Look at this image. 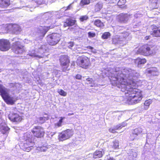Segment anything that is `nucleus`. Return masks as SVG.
Masks as SVG:
<instances>
[{
  "instance_id": "423d86ee",
  "label": "nucleus",
  "mask_w": 160,
  "mask_h": 160,
  "mask_svg": "<svg viewBox=\"0 0 160 160\" xmlns=\"http://www.w3.org/2000/svg\"><path fill=\"white\" fill-rule=\"evenodd\" d=\"M61 35L57 33H53L47 37L48 43L51 45H55L57 44L60 40Z\"/></svg>"
},
{
  "instance_id": "bb28decb",
  "label": "nucleus",
  "mask_w": 160,
  "mask_h": 160,
  "mask_svg": "<svg viewBox=\"0 0 160 160\" xmlns=\"http://www.w3.org/2000/svg\"><path fill=\"white\" fill-rule=\"evenodd\" d=\"M103 152V150H97L93 153V158H100L102 157Z\"/></svg>"
},
{
  "instance_id": "aec40b11",
  "label": "nucleus",
  "mask_w": 160,
  "mask_h": 160,
  "mask_svg": "<svg viewBox=\"0 0 160 160\" xmlns=\"http://www.w3.org/2000/svg\"><path fill=\"white\" fill-rule=\"evenodd\" d=\"M147 72L150 74L151 75L153 76H156L158 74L157 69L156 68L152 67L148 68L147 70Z\"/></svg>"
},
{
  "instance_id": "2f4dec72",
  "label": "nucleus",
  "mask_w": 160,
  "mask_h": 160,
  "mask_svg": "<svg viewBox=\"0 0 160 160\" xmlns=\"http://www.w3.org/2000/svg\"><path fill=\"white\" fill-rule=\"evenodd\" d=\"M112 148L114 149L118 148L119 142L118 140H115L112 142Z\"/></svg>"
},
{
  "instance_id": "a211bd4d",
  "label": "nucleus",
  "mask_w": 160,
  "mask_h": 160,
  "mask_svg": "<svg viewBox=\"0 0 160 160\" xmlns=\"http://www.w3.org/2000/svg\"><path fill=\"white\" fill-rule=\"evenodd\" d=\"M151 34L153 37H160V27L154 28L152 31L151 32Z\"/></svg>"
},
{
  "instance_id": "6e6d98bb",
  "label": "nucleus",
  "mask_w": 160,
  "mask_h": 160,
  "mask_svg": "<svg viewBox=\"0 0 160 160\" xmlns=\"http://www.w3.org/2000/svg\"><path fill=\"white\" fill-rule=\"evenodd\" d=\"M134 17H136V18H138V17L137 16V15H134Z\"/></svg>"
},
{
  "instance_id": "cd10ccee",
  "label": "nucleus",
  "mask_w": 160,
  "mask_h": 160,
  "mask_svg": "<svg viewBox=\"0 0 160 160\" xmlns=\"http://www.w3.org/2000/svg\"><path fill=\"white\" fill-rule=\"evenodd\" d=\"M45 115L46 116H44L43 117H40L38 118V121L39 122V123L42 124L44 123L46 121L48 120L49 119V117L48 116V115L45 114Z\"/></svg>"
},
{
  "instance_id": "72a5a7b5",
  "label": "nucleus",
  "mask_w": 160,
  "mask_h": 160,
  "mask_svg": "<svg viewBox=\"0 0 160 160\" xmlns=\"http://www.w3.org/2000/svg\"><path fill=\"white\" fill-rule=\"evenodd\" d=\"M127 125L126 122H123L121 124H119L118 125L115 126V129H121L122 128L125 127Z\"/></svg>"
},
{
  "instance_id": "864d4df0",
  "label": "nucleus",
  "mask_w": 160,
  "mask_h": 160,
  "mask_svg": "<svg viewBox=\"0 0 160 160\" xmlns=\"http://www.w3.org/2000/svg\"><path fill=\"white\" fill-rule=\"evenodd\" d=\"M132 155H133V156L136 157L137 155V154L136 153H134L133 154H132Z\"/></svg>"
},
{
  "instance_id": "c85d7f7f",
  "label": "nucleus",
  "mask_w": 160,
  "mask_h": 160,
  "mask_svg": "<svg viewBox=\"0 0 160 160\" xmlns=\"http://www.w3.org/2000/svg\"><path fill=\"white\" fill-rule=\"evenodd\" d=\"M13 32L16 34H19L21 30V28L18 25H13Z\"/></svg>"
},
{
  "instance_id": "5701e85b",
  "label": "nucleus",
  "mask_w": 160,
  "mask_h": 160,
  "mask_svg": "<svg viewBox=\"0 0 160 160\" xmlns=\"http://www.w3.org/2000/svg\"><path fill=\"white\" fill-rule=\"evenodd\" d=\"M146 62V60L145 58H138L135 60V63L138 67H140L142 65L144 64Z\"/></svg>"
},
{
  "instance_id": "c03bdc74",
  "label": "nucleus",
  "mask_w": 160,
  "mask_h": 160,
  "mask_svg": "<svg viewBox=\"0 0 160 160\" xmlns=\"http://www.w3.org/2000/svg\"><path fill=\"white\" fill-rule=\"evenodd\" d=\"M88 35L89 37H94L95 36V34L91 32H89L88 33Z\"/></svg>"
},
{
  "instance_id": "49530a36",
  "label": "nucleus",
  "mask_w": 160,
  "mask_h": 160,
  "mask_svg": "<svg viewBox=\"0 0 160 160\" xmlns=\"http://www.w3.org/2000/svg\"><path fill=\"white\" fill-rule=\"evenodd\" d=\"M115 126L114 127V128H110L109 129V131L112 133H115L116 132V130H118V129H115Z\"/></svg>"
},
{
  "instance_id": "f8f14e48",
  "label": "nucleus",
  "mask_w": 160,
  "mask_h": 160,
  "mask_svg": "<svg viewBox=\"0 0 160 160\" xmlns=\"http://www.w3.org/2000/svg\"><path fill=\"white\" fill-rule=\"evenodd\" d=\"M10 47L9 41L4 39L0 40V50L2 51H8Z\"/></svg>"
},
{
  "instance_id": "7c9ffc66",
  "label": "nucleus",
  "mask_w": 160,
  "mask_h": 160,
  "mask_svg": "<svg viewBox=\"0 0 160 160\" xmlns=\"http://www.w3.org/2000/svg\"><path fill=\"white\" fill-rule=\"evenodd\" d=\"M65 118V117H60V119L59 122L57 123H55L54 124L55 127L57 128L60 127L62 126V124L63 122V120Z\"/></svg>"
},
{
  "instance_id": "4c0bfd02",
  "label": "nucleus",
  "mask_w": 160,
  "mask_h": 160,
  "mask_svg": "<svg viewBox=\"0 0 160 160\" xmlns=\"http://www.w3.org/2000/svg\"><path fill=\"white\" fill-rule=\"evenodd\" d=\"M102 4L98 3L95 6V10L96 11H98L102 8Z\"/></svg>"
},
{
  "instance_id": "3c124183",
  "label": "nucleus",
  "mask_w": 160,
  "mask_h": 160,
  "mask_svg": "<svg viewBox=\"0 0 160 160\" xmlns=\"http://www.w3.org/2000/svg\"><path fill=\"white\" fill-rule=\"evenodd\" d=\"M47 149H41V151L45 152L46 151Z\"/></svg>"
},
{
  "instance_id": "a878e982",
  "label": "nucleus",
  "mask_w": 160,
  "mask_h": 160,
  "mask_svg": "<svg viewBox=\"0 0 160 160\" xmlns=\"http://www.w3.org/2000/svg\"><path fill=\"white\" fill-rule=\"evenodd\" d=\"M51 16V14L49 12H47L44 13L42 16V21L43 20L44 22L45 21H50L49 18Z\"/></svg>"
},
{
  "instance_id": "f3484780",
  "label": "nucleus",
  "mask_w": 160,
  "mask_h": 160,
  "mask_svg": "<svg viewBox=\"0 0 160 160\" xmlns=\"http://www.w3.org/2000/svg\"><path fill=\"white\" fill-rule=\"evenodd\" d=\"M159 2H160L159 0H150L149 6L152 9L157 8L158 7V4Z\"/></svg>"
},
{
  "instance_id": "473e14b6",
  "label": "nucleus",
  "mask_w": 160,
  "mask_h": 160,
  "mask_svg": "<svg viewBox=\"0 0 160 160\" xmlns=\"http://www.w3.org/2000/svg\"><path fill=\"white\" fill-rule=\"evenodd\" d=\"M111 36L110 33L109 32H104L102 36V38L103 39H107Z\"/></svg>"
},
{
  "instance_id": "20e7f679",
  "label": "nucleus",
  "mask_w": 160,
  "mask_h": 160,
  "mask_svg": "<svg viewBox=\"0 0 160 160\" xmlns=\"http://www.w3.org/2000/svg\"><path fill=\"white\" fill-rule=\"evenodd\" d=\"M9 90L4 87H0L1 95L4 101L7 104L10 105L13 104L15 102V98L9 94Z\"/></svg>"
},
{
  "instance_id": "603ef678",
  "label": "nucleus",
  "mask_w": 160,
  "mask_h": 160,
  "mask_svg": "<svg viewBox=\"0 0 160 160\" xmlns=\"http://www.w3.org/2000/svg\"><path fill=\"white\" fill-rule=\"evenodd\" d=\"M107 160H115L113 158H110L107 159Z\"/></svg>"
},
{
  "instance_id": "7ed1b4c3",
  "label": "nucleus",
  "mask_w": 160,
  "mask_h": 160,
  "mask_svg": "<svg viewBox=\"0 0 160 160\" xmlns=\"http://www.w3.org/2000/svg\"><path fill=\"white\" fill-rule=\"evenodd\" d=\"M35 48V50L30 51L28 55L30 56L39 58H43L44 56L43 54L47 51L46 46L43 45L42 43H39L36 45Z\"/></svg>"
},
{
  "instance_id": "09e8293b",
  "label": "nucleus",
  "mask_w": 160,
  "mask_h": 160,
  "mask_svg": "<svg viewBox=\"0 0 160 160\" xmlns=\"http://www.w3.org/2000/svg\"><path fill=\"white\" fill-rule=\"evenodd\" d=\"M82 78V76L79 74H77L76 76V78L78 79H80Z\"/></svg>"
},
{
  "instance_id": "bf43d9fd",
  "label": "nucleus",
  "mask_w": 160,
  "mask_h": 160,
  "mask_svg": "<svg viewBox=\"0 0 160 160\" xmlns=\"http://www.w3.org/2000/svg\"><path fill=\"white\" fill-rule=\"evenodd\" d=\"M1 69H0V72H1Z\"/></svg>"
},
{
  "instance_id": "f257e3e1",
  "label": "nucleus",
  "mask_w": 160,
  "mask_h": 160,
  "mask_svg": "<svg viewBox=\"0 0 160 160\" xmlns=\"http://www.w3.org/2000/svg\"><path fill=\"white\" fill-rule=\"evenodd\" d=\"M139 76V73L131 68L116 67L110 80L112 85L121 88V91L125 93V97L131 104H135L142 98L141 91L136 88L135 79Z\"/></svg>"
},
{
  "instance_id": "0eeeda50",
  "label": "nucleus",
  "mask_w": 160,
  "mask_h": 160,
  "mask_svg": "<svg viewBox=\"0 0 160 160\" xmlns=\"http://www.w3.org/2000/svg\"><path fill=\"white\" fill-rule=\"evenodd\" d=\"M12 41H15V42H13V48L14 52L16 54H21L23 52L24 49L23 47L21 44L19 40L16 38L13 39Z\"/></svg>"
},
{
  "instance_id": "6e6552de",
  "label": "nucleus",
  "mask_w": 160,
  "mask_h": 160,
  "mask_svg": "<svg viewBox=\"0 0 160 160\" xmlns=\"http://www.w3.org/2000/svg\"><path fill=\"white\" fill-rule=\"evenodd\" d=\"M73 132L72 130L68 129L62 131L58 136V139L60 141H63L69 139L73 135Z\"/></svg>"
},
{
  "instance_id": "9d476101",
  "label": "nucleus",
  "mask_w": 160,
  "mask_h": 160,
  "mask_svg": "<svg viewBox=\"0 0 160 160\" xmlns=\"http://www.w3.org/2000/svg\"><path fill=\"white\" fill-rule=\"evenodd\" d=\"M78 64L80 67L86 68L90 64L89 59L86 56H83L77 60Z\"/></svg>"
},
{
  "instance_id": "58836bf2",
  "label": "nucleus",
  "mask_w": 160,
  "mask_h": 160,
  "mask_svg": "<svg viewBox=\"0 0 160 160\" xmlns=\"http://www.w3.org/2000/svg\"><path fill=\"white\" fill-rule=\"evenodd\" d=\"M58 92L60 95L63 96H65L67 95L66 92L62 89H58Z\"/></svg>"
},
{
  "instance_id": "f704fd0d",
  "label": "nucleus",
  "mask_w": 160,
  "mask_h": 160,
  "mask_svg": "<svg viewBox=\"0 0 160 160\" xmlns=\"http://www.w3.org/2000/svg\"><path fill=\"white\" fill-rule=\"evenodd\" d=\"M129 36L128 33V32H126L124 33V34H123L122 35L120 36V38H122V37L123 38V39H122V40H124V42L123 44H125L126 43V41H125L127 37Z\"/></svg>"
},
{
  "instance_id": "a18cd8bd",
  "label": "nucleus",
  "mask_w": 160,
  "mask_h": 160,
  "mask_svg": "<svg viewBox=\"0 0 160 160\" xmlns=\"http://www.w3.org/2000/svg\"><path fill=\"white\" fill-rule=\"evenodd\" d=\"M87 48L91 50V51L93 52H96L95 49H94L93 47H92L88 46L87 47Z\"/></svg>"
},
{
  "instance_id": "2eb2a0df",
  "label": "nucleus",
  "mask_w": 160,
  "mask_h": 160,
  "mask_svg": "<svg viewBox=\"0 0 160 160\" xmlns=\"http://www.w3.org/2000/svg\"><path fill=\"white\" fill-rule=\"evenodd\" d=\"M132 17V14L122 13L118 16V19L121 23H126Z\"/></svg>"
},
{
  "instance_id": "f03ea898",
  "label": "nucleus",
  "mask_w": 160,
  "mask_h": 160,
  "mask_svg": "<svg viewBox=\"0 0 160 160\" xmlns=\"http://www.w3.org/2000/svg\"><path fill=\"white\" fill-rule=\"evenodd\" d=\"M23 137L24 141L22 146V148L25 151L29 152L34 145V137L30 132L25 133Z\"/></svg>"
},
{
  "instance_id": "c9c22d12",
  "label": "nucleus",
  "mask_w": 160,
  "mask_h": 160,
  "mask_svg": "<svg viewBox=\"0 0 160 160\" xmlns=\"http://www.w3.org/2000/svg\"><path fill=\"white\" fill-rule=\"evenodd\" d=\"M151 103L152 101L150 99L146 101L144 103V105L145 106V108L146 109H147L148 107Z\"/></svg>"
},
{
  "instance_id": "e433bc0d",
  "label": "nucleus",
  "mask_w": 160,
  "mask_h": 160,
  "mask_svg": "<svg viewBox=\"0 0 160 160\" xmlns=\"http://www.w3.org/2000/svg\"><path fill=\"white\" fill-rule=\"evenodd\" d=\"M90 2V0H81L80 5L82 6L89 4Z\"/></svg>"
},
{
  "instance_id": "5fc2aeb1",
  "label": "nucleus",
  "mask_w": 160,
  "mask_h": 160,
  "mask_svg": "<svg viewBox=\"0 0 160 160\" xmlns=\"http://www.w3.org/2000/svg\"><path fill=\"white\" fill-rule=\"evenodd\" d=\"M74 114L73 113H68V116H71L73 115Z\"/></svg>"
},
{
  "instance_id": "6ab92c4d",
  "label": "nucleus",
  "mask_w": 160,
  "mask_h": 160,
  "mask_svg": "<svg viewBox=\"0 0 160 160\" xmlns=\"http://www.w3.org/2000/svg\"><path fill=\"white\" fill-rule=\"evenodd\" d=\"M9 128L6 124L2 123L0 124V130L3 134H7L8 133Z\"/></svg>"
},
{
  "instance_id": "b1692460",
  "label": "nucleus",
  "mask_w": 160,
  "mask_h": 160,
  "mask_svg": "<svg viewBox=\"0 0 160 160\" xmlns=\"http://www.w3.org/2000/svg\"><path fill=\"white\" fill-rule=\"evenodd\" d=\"M9 4V0H0V6L2 8H7Z\"/></svg>"
},
{
  "instance_id": "dca6fc26",
  "label": "nucleus",
  "mask_w": 160,
  "mask_h": 160,
  "mask_svg": "<svg viewBox=\"0 0 160 160\" xmlns=\"http://www.w3.org/2000/svg\"><path fill=\"white\" fill-rule=\"evenodd\" d=\"M142 132V129L140 128H136L132 131L130 134V138L131 140H133L137 136L141 133Z\"/></svg>"
},
{
  "instance_id": "37998d69",
  "label": "nucleus",
  "mask_w": 160,
  "mask_h": 160,
  "mask_svg": "<svg viewBox=\"0 0 160 160\" xmlns=\"http://www.w3.org/2000/svg\"><path fill=\"white\" fill-rule=\"evenodd\" d=\"M88 18L87 16H83L80 17V20L81 21L83 22L84 21L87 20Z\"/></svg>"
},
{
  "instance_id": "ddd939ff",
  "label": "nucleus",
  "mask_w": 160,
  "mask_h": 160,
  "mask_svg": "<svg viewBox=\"0 0 160 160\" xmlns=\"http://www.w3.org/2000/svg\"><path fill=\"white\" fill-rule=\"evenodd\" d=\"M138 52L139 53L145 56L148 55L152 53L150 48L147 45H144L139 48Z\"/></svg>"
},
{
  "instance_id": "8fccbe9b",
  "label": "nucleus",
  "mask_w": 160,
  "mask_h": 160,
  "mask_svg": "<svg viewBox=\"0 0 160 160\" xmlns=\"http://www.w3.org/2000/svg\"><path fill=\"white\" fill-rule=\"evenodd\" d=\"M150 38H151V37L150 36H146L145 37V39L146 40H148L150 39Z\"/></svg>"
},
{
  "instance_id": "4d7b16f0",
  "label": "nucleus",
  "mask_w": 160,
  "mask_h": 160,
  "mask_svg": "<svg viewBox=\"0 0 160 160\" xmlns=\"http://www.w3.org/2000/svg\"><path fill=\"white\" fill-rule=\"evenodd\" d=\"M132 153H133L132 152H132H131V153H130V154H131Z\"/></svg>"
},
{
  "instance_id": "c756f323",
  "label": "nucleus",
  "mask_w": 160,
  "mask_h": 160,
  "mask_svg": "<svg viewBox=\"0 0 160 160\" xmlns=\"http://www.w3.org/2000/svg\"><path fill=\"white\" fill-rule=\"evenodd\" d=\"M94 23L95 25L98 27L102 28L104 26L103 23L98 19L95 20Z\"/></svg>"
},
{
  "instance_id": "412c9836",
  "label": "nucleus",
  "mask_w": 160,
  "mask_h": 160,
  "mask_svg": "<svg viewBox=\"0 0 160 160\" xmlns=\"http://www.w3.org/2000/svg\"><path fill=\"white\" fill-rule=\"evenodd\" d=\"M76 22V20L71 18L67 19L64 23L63 26L66 27L67 26H72L74 25Z\"/></svg>"
},
{
  "instance_id": "ea45409f",
  "label": "nucleus",
  "mask_w": 160,
  "mask_h": 160,
  "mask_svg": "<svg viewBox=\"0 0 160 160\" xmlns=\"http://www.w3.org/2000/svg\"><path fill=\"white\" fill-rule=\"evenodd\" d=\"M126 2V0H119L117 3L118 6L121 7L124 5Z\"/></svg>"
},
{
  "instance_id": "9b49d317",
  "label": "nucleus",
  "mask_w": 160,
  "mask_h": 160,
  "mask_svg": "<svg viewBox=\"0 0 160 160\" xmlns=\"http://www.w3.org/2000/svg\"><path fill=\"white\" fill-rule=\"evenodd\" d=\"M31 131L34 136L38 138L43 137L44 134L43 128L40 126H35Z\"/></svg>"
},
{
  "instance_id": "4468645a",
  "label": "nucleus",
  "mask_w": 160,
  "mask_h": 160,
  "mask_svg": "<svg viewBox=\"0 0 160 160\" xmlns=\"http://www.w3.org/2000/svg\"><path fill=\"white\" fill-rule=\"evenodd\" d=\"M9 119L13 122H19L22 120V118L17 113L10 112L8 115Z\"/></svg>"
},
{
  "instance_id": "79ce46f5",
  "label": "nucleus",
  "mask_w": 160,
  "mask_h": 160,
  "mask_svg": "<svg viewBox=\"0 0 160 160\" xmlns=\"http://www.w3.org/2000/svg\"><path fill=\"white\" fill-rule=\"evenodd\" d=\"M107 3H117V0H105Z\"/></svg>"
},
{
  "instance_id": "393cba45",
  "label": "nucleus",
  "mask_w": 160,
  "mask_h": 160,
  "mask_svg": "<svg viewBox=\"0 0 160 160\" xmlns=\"http://www.w3.org/2000/svg\"><path fill=\"white\" fill-rule=\"evenodd\" d=\"M86 82L87 84H90V87H96L97 85V84L91 78H87L86 79Z\"/></svg>"
},
{
  "instance_id": "de8ad7c7",
  "label": "nucleus",
  "mask_w": 160,
  "mask_h": 160,
  "mask_svg": "<svg viewBox=\"0 0 160 160\" xmlns=\"http://www.w3.org/2000/svg\"><path fill=\"white\" fill-rule=\"evenodd\" d=\"M72 7V4H70L68 7H64L65 10H68L70 9Z\"/></svg>"
},
{
  "instance_id": "39448f33",
  "label": "nucleus",
  "mask_w": 160,
  "mask_h": 160,
  "mask_svg": "<svg viewBox=\"0 0 160 160\" xmlns=\"http://www.w3.org/2000/svg\"><path fill=\"white\" fill-rule=\"evenodd\" d=\"M56 26L55 24H52L49 26H42L39 27L38 32H36L35 35L36 39V40L41 41L49 29L53 28Z\"/></svg>"
},
{
  "instance_id": "a19ab883",
  "label": "nucleus",
  "mask_w": 160,
  "mask_h": 160,
  "mask_svg": "<svg viewBox=\"0 0 160 160\" xmlns=\"http://www.w3.org/2000/svg\"><path fill=\"white\" fill-rule=\"evenodd\" d=\"M74 43L73 42H70L68 43L67 45L69 48L71 49L74 46Z\"/></svg>"
},
{
  "instance_id": "1a4fd4ad",
  "label": "nucleus",
  "mask_w": 160,
  "mask_h": 160,
  "mask_svg": "<svg viewBox=\"0 0 160 160\" xmlns=\"http://www.w3.org/2000/svg\"><path fill=\"white\" fill-rule=\"evenodd\" d=\"M59 60L62 71L66 72L68 71L69 69L68 68L69 61L68 57L65 55L61 56Z\"/></svg>"
},
{
  "instance_id": "4be33fe9",
  "label": "nucleus",
  "mask_w": 160,
  "mask_h": 160,
  "mask_svg": "<svg viewBox=\"0 0 160 160\" xmlns=\"http://www.w3.org/2000/svg\"><path fill=\"white\" fill-rule=\"evenodd\" d=\"M124 41L122 40V38H119L118 36H116L112 39V43L116 44H123Z\"/></svg>"
},
{
  "instance_id": "13d9d810",
  "label": "nucleus",
  "mask_w": 160,
  "mask_h": 160,
  "mask_svg": "<svg viewBox=\"0 0 160 160\" xmlns=\"http://www.w3.org/2000/svg\"><path fill=\"white\" fill-rule=\"evenodd\" d=\"M45 23H47V22H45Z\"/></svg>"
}]
</instances>
